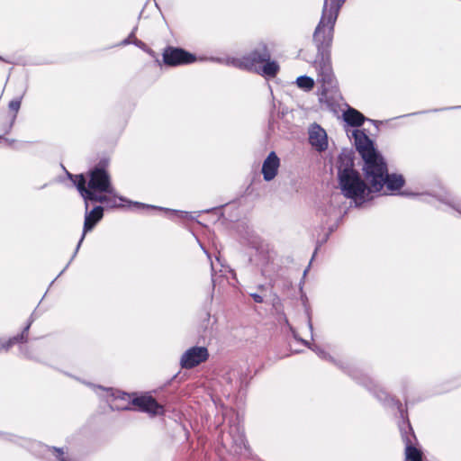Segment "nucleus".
Masks as SVG:
<instances>
[{
	"label": "nucleus",
	"mask_w": 461,
	"mask_h": 461,
	"mask_svg": "<svg viewBox=\"0 0 461 461\" xmlns=\"http://www.w3.org/2000/svg\"><path fill=\"white\" fill-rule=\"evenodd\" d=\"M68 265H70V262H68V265L65 266V268H68Z\"/></svg>",
	"instance_id": "nucleus-36"
},
{
	"label": "nucleus",
	"mask_w": 461,
	"mask_h": 461,
	"mask_svg": "<svg viewBox=\"0 0 461 461\" xmlns=\"http://www.w3.org/2000/svg\"><path fill=\"white\" fill-rule=\"evenodd\" d=\"M437 199L444 203L445 205L448 206L449 208L455 210L461 215V199L458 198L456 195H453L452 194L448 192H442L438 194H437Z\"/></svg>",
	"instance_id": "nucleus-18"
},
{
	"label": "nucleus",
	"mask_w": 461,
	"mask_h": 461,
	"mask_svg": "<svg viewBox=\"0 0 461 461\" xmlns=\"http://www.w3.org/2000/svg\"><path fill=\"white\" fill-rule=\"evenodd\" d=\"M4 137L2 135H0V140H3Z\"/></svg>",
	"instance_id": "nucleus-40"
},
{
	"label": "nucleus",
	"mask_w": 461,
	"mask_h": 461,
	"mask_svg": "<svg viewBox=\"0 0 461 461\" xmlns=\"http://www.w3.org/2000/svg\"><path fill=\"white\" fill-rule=\"evenodd\" d=\"M386 396H387L386 393L383 390H379V393L376 394V397L379 400H384V399H385Z\"/></svg>",
	"instance_id": "nucleus-26"
},
{
	"label": "nucleus",
	"mask_w": 461,
	"mask_h": 461,
	"mask_svg": "<svg viewBox=\"0 0 461 461\" xmlns=\"http://www.w3.org/2000/svg\"><path fill=\"white\" fill-rule=\"evenodd\" d=\"M343 120L345 122L351 127L361 126L366 120H367L364 114L355 108L348 107L342 113Z\"/></svg>",
	"instance_id": "nucleus-17"
},
{
	"label": "nucleus",
	"mask_w": 461,
	"mask_h": 461,
	"mask_svg": "<svg viewBox=\"0 0 461 461\" xmlns=\"http://www.w3.org/2000/svg\"><path fill=\"white\" fill-rule=\"evenodd\" d=\"M68 176L71 179L73 177L75 178L73 181H74L78 192L80 193L81 196L85 200V205H86V209H88V205H89L88 202L89 201L95 202V203H105L107 206L112 207V208L119 206V203H117V201L128 203L129 204H132V205L136 206L137 208H142V209L143 208H156L155 206H151V205L145 204L142 203L129 201L125 197L118 195L114 188H113V194H95V192L86 191V177L83 175L72 176V175L68 174Z\"/></svg>",
	"instance_id": "nucleus-6"
},
{
	"label": "nucleus",
	"mask_w": 461,
	"mask_h": 461,
	"mask_svg": "<svg viewBox=\"0 0 461 461\" xmlns=\"http://www.w3.org/2000/svg\"><path fill=\"white\" fill-rule=\"evenodd\" d=\"M344 2L345 0H338L339 4L332 7L328 4V0L324 1L322 15L313 33V40L319 50L313 67L317 72V82L321 85L322 95H327L337 87L330 56L326 49L331 44L334 25Z\"/></svg>",
	"instance_id": "nucleus-1"
},
{
	"label": "nucleus",
	"mask_w": 461,
	"mask_h": 461,
	"mask_svg": "<svg viewBox=\"0 0 461 461\" xmlns=\"http://www.w3.org/2000/svg\"><path fill=\"white\" fill-rule=\"evenodd\" d=\"M27 341V335H24V332H22L20 335L14 337L13 339H12V342L13 343H15V342H26Z\"/></svg>",
	"instance_id": "nucleus-23"
},
{
	"label": "nucleus",
	"mask_w": 461,
	"mask_h": 461,
	"mask_svg": "<svg viewBox=\"0 0 461 461\" xmlns=\"http://www.w3.org/2000/svg\"><path fill=\"white\" fill-rule=\"evenodd\" d=\"M14 118H15V115L14 116ZM13 120H14V119H13ZM12 122H14V121H12ZM12 125H13V122H11V124L9 125V129L8 130H10L12 128ZM8 131H6V132H8Z\"/></svg>",
	"instance_id": "nucleus-33"
},
{
	"label": "nucleus",
	"mask_w": 461,
	"mask_h": 461,
	"mask_svg": "<svg viewBox=\"0 0 461 461\" xmlns=\"http://www.w3.org/2000/svg\"><path fill=\"white\" fill-rule=\"evenodd\" d=\"M68 265H70V262H68V265L65 266V268H68Z\"/></svg>",
	"instance_id": "nucleus-37"
},
{
	"label": "nucleus",
	"mask_w": 461,
	"mask_h": 461,
	"mask_svg": "<svg viewBox=\"0 0 461 461\" xmlns=\"http://www.w3.org/2000/svg\"><path fill=\"white\" fill-rule=\"evenodd\" d=\"M3 140H5L8 145H13V143H14V140L4 138Z\"/></svg>",
	"instance_id": "nucleus-31"
},
{
	"label": "nucleus",
	"mask_w": 461,
	"mask_h": 461,
	"mask_svg": "<svg viewBox=\"0 0 461 461\" xmlns=\"http://www.w3.org/2000/svg\"><path fill=\"white\" fill-rule=\"evenodd\" d=\"M137 28H134L133 31L131 32V34L128 36V38H126L125 40H123L122 42H120L118 45L119 46H125V45H128V44H131L132 43V41H134V35H135V32H136Z\"/></svg>",
	"instance_id": "nucleus-22"
},
{
	"label": "nucleus",
	"mask_w": 461,
	"mask_h": 461,
	"mask_svg": "<svg viewBox=\"0 0 461 461\" xmlns=\"http://www.w3.org/2000/svg\"><path fill=\"white\" fill-rule=\"evenodd\" d=\"M132 43L138 47H143L144 46V43L140 41V40H137V39H134V41H132Z\"/></svg>",
	"instance_id": "nucleus-28"
},
{
	"label": "nucleus",
	"mask_w": 461,
	"mask_h": 461,
	"mask_svg": "<svg viewBox=\"0 0 461 461\" xmlns=\"http://www.w3.org/2000/svg\"><path fill=\"white\" fill-rule=\"evenodd\" d=\"M250 296L253 298V300L256 302V303H262L263 302V297L258 294H250Z\"/></svg>",
	"instance_id": "nucleus-25"
},
{
	"label": "nucleus",
	"mask_w": 461,
	"mask_h": 461,
	"mask_svg": "<svg viewBox=\"0 0 461 461\" xmlns=\"http://www.w3.org/2000/svg\"><path fill=\"white\" fill-rule=\"evenodd\" d=\"M366 182L371 185V190L375 193L382 192L386 194L387 192L400 190L404 179L401 175L388 174L387 166L383 159L377 162V167L372 168L371 174L365 172Z\"/></svg>",
	"instance_id": "nucleus-5"
},
{
	"label": "nucleus",
	"mask_w": 461,
	"mask_h": 461,
	"mask_svg": "<svg viewBox=\"0 0 461 461\" xmlns=\"http://www.w3.org/2000/svg\"><path fill=\"white\" fill-rule=\"evenodd\" d=\"M53 450L55 451L56 456L59 459V461H66L65 457L63 456V449L54 447Z\"/></svg>",
	"instance_id": "nucleus-24"
},
{
	"label": "nucleus",
	"mask_w": 461,
	"mask_h": 461,
	"mask_svg": "<svg viewBox=\"0 0 461 461\" xmlns=\"http://www.w3.org/2000/svg\"><path fill=\"white\" fill-rule=\"evenodd\" d=\"M328 4L330 5V6L335 7V5L339 3L338 0H328Z\"/></svg>",
	"instance_id": "nucleus-29"
},
{
	"label": "nucleus",
	"mask_w": 461,
	"mask_h": 461,
	"mask_svg": "<svg viewBox=\"0 0 461 461\" xmlns=\"http://www.w3.org/2000/svg\"><path fill=\"white\" fill-rule=\"evenodd\" d=\"M339 184L342 194L352 199L357 206L373 198L371 185L363 180L357 170L351 167H346L339 170Z\"/></svg>",
	"instance_id": "nucleus-4"
},
{
	"label": "nucleus",
	"mask_w": 461,
	"mask_h": 461,
	"mask_svg": "<svg viewBox=\"0 0 461 461\" xmlns=\"http://www.w3.org/2000/svg\"><path fill=\"white\" fill-rule=\"evenodd\" d=\"M162 60L168 67L193 64L197 60L194 54L179 47L167 46L163 50Z\"/></svg>",
	"instance_id": "nucleus-10"
},
{
	"label": "nucleus",
	"mask_w": 461,
	"mask_h": 461,
	"mask_svg": "<svg viewBox=\"0 0 461 461\" xmlns=\"http://www.w3.org/2000/svg\"><path fill=\"white\" fill-rule=\"evenodd\" d=\"M86 190L95 194H113V186L109 173L102 167H96L88 173V183Z\"/></svg>",
	"instance_id": "nucleus-8"
},
{
	"label": "nucleus",
	"mask_w": 461,
	"mask_h": 461,
	"mask_svg": "<svg viewBox=\"0 0 461 461\" xmlns=\"http://www.w3.org/2000/svg\"><path fill=\"white\" fill-rule=\"evenodd\" d=\"M32 322V321H31L27 324V326L23 329V332H24V335H27V332H28V330H29V329H30V327H31Z\"/></svg>",
	"instance_id": "nucleus-30"
},
{
	"label": "nucleus",
	"mask_w": 461,
	"mask_h": 461,
	"mask_svg": "<svg viewBox=\"0 0 461 461\" xmlns=\"http://www.w3.org/2000/svg\"><path fill=\"white\" fill-rule=\"evenodd\" d=\"M352 137L356 148L364 160L363 171L370 175L372 168L377 167V162H380L384 158L375 150L373 141L364 131L354 130Z\"/></svg>",
	"instance_id": "nucleus-7"
},
{
	"label": "nucleus",
	"mask_w": 461,
	"mask_h": 461,
	"mask_svg": "<svg viewBox=\"0 0 461 461\" xmlns=\"http://www.w3.org/2000/svg\"><path fill=\"white\" fill-rule=\"evenodd\" d=\"M308 327H309L311 332L312 333V324L310 320L308 321Z\"/></svg>",
	"instance_id": "nucleus-32"
},
{
	"label": "nucleus",
	"mask_w": 461,
	"mask_h": 461,
	"mask_svg": "<svg viewBox=\"0 0 461 461\" xmlns=\"http://www.w3.org/2000/svg\"><path fill=\"white\" fill-rule=\"evenodd\" d=\"M100 397H104L109 402L112 410H131V405L137 406L140 411L148 412L152 416L162 415L164 408L158 404L156 400L149 395L131 397L129 393L113 390V388H104L93 384H86Z\"/></svg>",
	"instance_id": "nucleus-2"
},
{
	"label": "nucleus",
	"mask_w": 461,
	"mask_h": 461,
	"mask_svg": "<svg viewBox=\"0 0 461 461\" xmlns=\"http://www.w3.org/2000/svg\"><path fill=\"white\" fill-rule=\"evenodd\" d=\"M304 345H306L309 348H311L312 351H314L321 358H323V359H326V360H330V361H333V358L328 354L326 353L323 349H321L320 347L316 346V345H311L308 341L306 340H301Z\"/></svg>",
	"instance_id": "nucleus-20"
},
{
	"label": "nucleus",
	"mask_w": 461,
	"mask_h": 461,
	"mask_svg": "<svg viewBox=\"0 0 461 461\" xmlns=\"http://www.w3.org/2000/svg\"><path fill=\"white\" fill-rule=\"evenodd\" d=\"M364 385L366 386L369 390H374L375 387H377V385H374V386H371V384H373V382L371 380L368 379V384L367 383H365L363 382Z\"/></svg>",
	"instance_id": "nucleus-27"
},
{
	"label": "nucleus",
	"mask_w": 461,
	"mask_h": 461,
	"mask_svg": "<svg viewBox=\"0 0 461 461\" xmlns=\"http://www.w3.org/2000/svg\"><path fill=\"white\" fill-rule=\"evenodd\" d=\"M68 265H70V262H68V265L65 266V268H68Z\"/></svg>",
	"instance_id": "nucleus-35"
},
{
	"label": "nucleus",
	"mask_w": 461,
	"mask_h": 461,
	"mask_svg": "<svg viewBox=\"0 0 461 461\" xmlns=\"http://www.w3.org/2000/svg\"><path fill=\"white\" fill-rule=\"evenodd\" d=\"M9 109L15 113H18L20 106H21V99H14L12 100L9 104Z\"/></svg>",
	"instance_id": "nucleus-21"
},
{
	"label": "nucleus",
	"mask_w": 461,
	"mask_h": 461,
	"mask_svg": "<svg viewBox=\"0 0 461 461\" xmlns=\"http://www.w3.org/2000/svg\"><path fill=\"white\" fill-rule=\"evenodd\" d=\"M280 167V159L276 154V152L271 151L267 157L265 158L262 165V175L265 181L273 180L278 172V168Z\"/></svg>",
	"instance_id": "nucleus-14"
},
{
	"label": "nucleus",
	"mask_w": 461,
	"mask_h": 461,
	"mask_svg": "<svg viewBox=\"0 0 461 461\" xmlns=\"http://www.w3.org/2000/svg\"><path fill=\"white\" fill-rule=\"evenodd\" d=\"M86 215H85V222H84V230L83 234L81 236V239L76 248V250L72 256L71 260L76 257L80 245L85 238V235L86 232L92 230L95 224L103 218L104 215V209L102 206H95L92 211L87 212V209L86 208Z\"/></svg>",
	"instance_id": "nucleus-13"
},
{
	"label": "nucleus",
	"mask_w": 461,
	"mask_h": 461,
	"mask_svg": "<svg viewBox=\"0 0 461 461\" xmlns=\"http://www.w3.org/2000/svg\"><path fill=\"white\" fill-rule=\"evenodd\" d=\"M296 84L299 88L303 89L305 91H310L314 86V80L307 76H300L296 79Z\"/></svg>",
	"instance_id": "nucleus-19"
},
{
	"label": "nucleus",
	"mask_w": 461,
	"mask_h": 461,
	"mask_svg": "<svg viewBox=\"0 0 461 461\" xmlns=\"http://www.w3.org/2000/svg\"><path fill=\"white\" fill-rule=\"evenodd\" d=\"M209 353L204 347H192L183 353L180 366L185 369H191L207 360Z\"/></svg>",
	"instance_id": "nucleus-11"
},
{
	"label": "nucleus",
	"mask_w": 461,
	"mask_h": 461,
	"mask_svg": "<svg viewBox=\"0 0 461 461\" xmlns=\"http://www.w3.org/2000/svg\"><path fill=\"white\" fill-rule=\"evenodd\" d=\"M227 64L268 77H275L279 70V65L276 61L270 60V52L264 43L258 44L247 56L228 59Z\"/></svg>",
	"instance_id": "nucleus-3"
},
{
	"label": "nucleus",
	"mask_w": 461,
	"mask_h": 461,
	"mask_svg": "<svg viewBox=\"0 0 461 461\" xmlns=\"http://www.w3.org/2000/svg\"><path fill=\"white\" fill-rule=\"evenodd\" d=\"M371 122H374V123H376V122H375L374 120H369Z\"/></svg>",
	"instance_id": "nucleus-39"
},
{
	"label": "nucleus",
	"mask_w": 461,
	"mask_h": 461,
	"mask_svg": "<svg viewBox=\"0 0 461 461\" xmlns=\"http://www.w3.org/2000/svg\"><path fill=\"white\" fill-rule=\"evenodd\" d=\"M221 443L234 455H243L247 451L244 432L239 425L230 426V429L222 434Z\"/></svg>",
	"instance_id": "nucleus-9"
},
{
	"label": "nucleus",
	"mask_w": 461,
	"mask_h": 461,
	"mask_svg": "<svg viewBox=\"0 0 461 461\" xmlns=\"http://www.w3.org/2000/svg\"><path fill=\"white\" fill-rule=\"evenodd\" d=\"M252 248L255 249V254L251 255L250 261L259 267L262 274H264V268L269 264L273 258V251L268 243L260 240H254Z\"/></svg>",
	"instance_id": "nucleus-12"
},
{
	"label": "nucleus",
	"mask_w": 461,
	"mask_h": 461,
	"mask_svg": "<svg viewBox=\"0 0 461 461\" xmlns=\"http://www.w3.org/2000/svg\"><path fill=\"white\" fill-rule=\"evenodd\" d=\"M160 211H168V209H165V208H158Z\"/></svg>",
	"instance_id": "nucleus-34"
},
{
	"label": "nucleus",
	"mask_w": 461,
	"mask_h": 461,
	"mask_svg": "<svg viewBox=\"0 0 461 461\" xmlns=\"http://www.w3.org/2000/svg\"><path fill=\"white\" fill-rule=\"evenodd\" d=\"M259 289H264V285H259Z\"/></svg>",
	"instance_id": "nucleus-38"
},
{
	"label": "nucleus",
	"mask_w": 461,
	"mask_h": 461,
	"mask_svg": "<svg viewBox=\"0 0 461 461\" xmlns=\"http://www.w3.org/2000/svg\"><path fill=\"white\" fill-rule=\"evenodd\" d=\"M401 432L402 436V439L405 442V454L407 461H421V454L420 452L412 446L411 438V434L407 433V430H411V428L409 424H403L401 426Z\"/></svg>",
	"instance_id": "nucleus-16"
},
{
	"label": "nucleus",
	"mask_w": 461,
	"mask_h": 461,
	"mask_svg": "<svg viewBox=\"0 0 461 461\" xmlns=\"http://www.w3.org/2000/svg\"><path fill=\"white\" fill-rule=\"evenodd\" d=\"M0 60H4L3 58L0 56Z\"/></svg>",
	"instance_id": "nucleus-41"
},
{
	"label": "nucleus",
	"mask_w": 461,
	"mask_h": 461,
	"mask_svg": "<svg viewBox=\"0 0 461 461\" xmlns=\"http://www.w3.org/2000/svg\"><path fill=\"white\" fill-rule=\"evenodd\" d=\"M309 141L316 150H325L328 147L326 131L319 125H312L309 131Z\"/></svg>",
	"instance_id": "nucleus-15"
}]
</instances>
